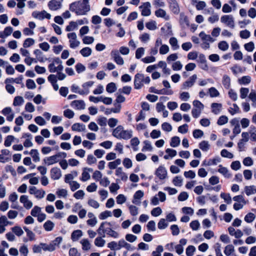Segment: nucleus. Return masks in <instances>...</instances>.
<instances>
[{
    "label": "nucleus",
    "instance_id": "nucleus-13",
    "mask_svg": "<svg viewBox=\"0 0 256 256\" xmlns=\"http://www.w3.org/2000/svg\"><path fill=\"white\" fill-rule=\"evenodd\" d=\"M20 202L26 210L30 209L33 206V203L27 195H22L20 196Z\"/></svg>",
    "mask_w": 256,
    "mask_h": 256
},
{
    "label": "nucleus",
    "instance_id": "nucleus-8",
    "mask_svg": "<svg viewBox=\"0 0 256 256\" xmlns=\"http://www.w3.org/2000/svg\"><path fill=\"white\" fill-rule=\"evenodd\" d=\"M220 22L231 28H234L235 27L234 19L231 14L222 16L220 18Z\"/></svg>",
    "mask_w": 256,
    "mask_h": 256
},
{
    "label": "nucleus",
    "instance_id": "nucleus-29",
    "mask_svg": "<svg viewBox=\"0 0 256 256\" xmlns=\"http://www.w3.org/2000/svg\"><path fill=\"white\" fill-rule=\"evenodd\" d=\"M34 53L36 56V60L40 62H44L47 60V58L44 57L42 52L40 50H35Z\"/></svg>",
    "mask_w": 256,
    "mask_h": 256
},
{
    "label": "nucleus",
    "instance_id": "nucleus-40",
    "mask_svg": "<svg viewBox=\"0 0 256 256\" xmlns=\"http://www.w3.org/2000/svg\"><path fill=\"white\" fill-rule=\"evenodd\" d=\"M122 162L120 158L115 160L114 161L110 162L108 164V167L111 170H114L116 168V167L120 165Z\"/></svg>",
    "mask_w": 256,
    "mask_h": 256
},
{
    "label": "nucleus",
    "instance_id": "nucleus-23",
    "mask_svg": "<svg viewBox=\"0 0 256 256\" xmlns=\"http://www.w3.org/2000/svg\"><path fill=\"white\" fill-rule=\"evenodd\" d=\"M218 172L221 174L226 178H229L232 176L229 170L226 167L223 166L222 164L218 166Z\"/></svg>",
    "mask_w": 256,
    "mask_h": 256
},
{
    "label": "nucleus",
    "instance_id": "nucleus-46",
    "mask_svg": "<svg viewBox=\"0 0 256 256\" xmlns=\"http://www.w3.org/2000/svg\"><path fill=\"white\" fill-rule=\"evenodd\" d=\"M42 212V208L38 206H35L31 210L30 214L32 216L36 217Z\"/></svg>",
    "mask_w": 256,
    "mask_h": 256
},
{
    "label": "nucleus",
    "instance_id": "nucleus-28",
    "mask_svg": "<svg viewBox=\"0 0 256 256\" xmlns=\"http://www.w3.org/2000/svg\"><path fill=\"white\" fill-rule=\"evenodd\" d=\"M169 44L173 50H176L180 48L178 40L175 37H172L170 38Z\"/></svg>",
    "mask_w": 256,
    "mask_h": 256
},
{
    "label": "nucleus",
    "instance_id": "nucleus-32",
    "mask_svg": "<svg viewBox=\"0 0 256 256\" xmlns=\"http://www.w3.org/2000/svg\"><path fill=\"white\" fill-rule=\"evenodd\" d=\"M34 162H37L40 161V154L36 149H32L30 152Z\"/></svg>",
    "mask_w": 256,
    "mask_h": 256
},
{
    "label": "nucleus",
    "instance_id": "nucleus-15",
    "mask_svg": "<svg viewBox=\"0 0 256 256\" xmlns=\"http://www.w3.org/2000/svg\"><path fill=\"white\" fill-rule=\"evenodd\" d=\"M48 6L51 10H57L61 8L62 6V1L58 0H51L48 2Z\"/></svg>",
    "mask_w": 256,
    "mask_h": 256
},
{
    "label": "nucleus",
    "instance_id": "nucleus-2",
    "mask_svg": "<svg viewBox=\"0 0 256 256\" xmlns=\"http://www.w3.org/2000/svg\"><path fill=\"white\" fill-rule=\"evenodd\" d=\"M112 226L110 222H102L100 224L97 232L100 235L102 236L103 238L105 237V234H106L114 238H118L120 237V234L118 232L112 230L110 228Z\"/></svg>",
    "mask_w": 256,
    "mask_h": 256
},
{
    "label": "nucleus",
    "instance_id": "nucleus-18",
    "mask_svg": "<svg viewBox=\"0 0 256 256\" xmlns=\"http://www.w3.org/2000/svg\"><path fill=\"white\" fill-rule=\"evenodd\" d=\"M93 171L92 168H84L82 170V176L80 178V180L83 182H86L90 178V172Z\"/></svg>",
    "mask_w": 256,
    "mask_h": 256
},
{
    "label": "nucleus",
    "instance_id": "nucleus-21",
    "mask_svg": "<svg viewBox=\"0 0 256 256\" xmlns=\"http://www.w3.org/2000/svg\"><path fill=\"white\" fill-rule=\"evenodd\" d=\"M59 162V159L56 154L52 156L46 157L44 160V163L47 166H50Z\"/></svg>",
    "mask_w": 256,
    "mask_h": 256
},
{
    "label": "nucleus",
    "instance_id": "nucleus-49",
    "mask_svg": "<svg viewBox=\"0 0 256 256\" xmlns=\"http://www.w3.org/2000/svg\"><path fill=\"white\" fill-rule=\"evenodd\" d=\"M234 251V246L232 244H228L225 247L224 253L226 256H230Z\"/></svg>",
    "mask_w": 256,
    "mask_h": 256
},
{
    "label": "nucleus",
    "instance_id": "nucleus-27",
    "mask_svg": "<svg viewBox=\"0 0 256 256\" xmlns=\"http://www.w3.org/2000/svg\"><path fill=\"white\" fill-rule=\"evenodd\" d=\"M220 161V158H216L213 159H210L208 160H204L202 162V165L205 166H210L212 165H216Z\"/></svg>",
    "mask_w": 256,
    "mask_h": 256
},
{
    "label": "nucleus",
    "instance_id": "nucleus-61",
    "mask_svg": "<svg viewBox=\"0 0 256 256\" xmlns=\"http://www.w3.org/2000/svg\"><path fill=\"white\" fill-rule=\"evenodd\" d=\"M144 146H143L142 148V152H146V151H152V147L151 144V143L148 140H145L144 142Z\"/></svg>",
    "mask_w": 256,
    "mask_h": 256
},
{
    "label": "nucleus",
    "instance_id": "nucleus-63",
    "mask_svg": "<svg viewBox=\"0 0 256 256\" xmlns=\"http://www.w3.org/2000/svg\"><path fill=\"white\" fill-rule=\"evenodd\" d=\"M172 183L176 186H181L182 184V179L180 176H176L172 180Z\"/></svg>",
    "mask_w": 256,
    "mask_h": 256
},
{
    "label": "nucleus",
    "instance_id": "nucleus-44",
    "mask_svg": "<svg viewBox=\"0 0 256 256\" xmlns=\"http://www.w3.org/2000/svg\"><path fill=\"white\" fill-rule=\"evenodd\" d=\"M180 140L179 137L175 136L172 138L170 142V146L172 147L176 148L180 144Z\"/></svg>",
    "mask_w": 256,
    "mask_h": 256
},
{
    "label": "nucleus",
    "instance_id": "nucleus-25",
    "mask_svg": "<svg viewBox=\"0 0 256 256\" xmlns=\"http://www.w3.org/2000/svg\"><path fill=\"white\" fill-rule=\"evenodd\" d=\"M116 175L120 178L122 181H126L128 178L127 174L123 172L122 168H116Z\"/></svg>",
    "mask_w": 256,
    "mask_h": 256
},
{
    "label": "nucleus",
    "instance_id": "nucleus-35",
    "mask_svg": "<svg viewBox=\"0 0 256 256\" xmlns=\"http://www.w3.org/2000/svg\"><path fill=\"white\" fill-rule=\"evenodd\" d=\"M180 22L182 26H189V20L188 18L184 13L180 14Z\"/></svg>",
    "mask_w": 256,
    "mask_h": 256
},
{
    "label": "nucleus",
    "instance_id": "nucleus-17",
    "mask_svg": "<svg viewBox=\"0 0 256 256\" xmlns=\"http://www.w3.org/2000/svg\"><path fill=\"white\" fill-rule=\"evenodd\" d=\"M50 176L52 179L58 180L62 176L61 170L58 167L52 168L50 171Z\"/></svg>",
    "mask_w": 256,
    "mask_h": 256
},
{
    "label": "nucleus",
    "instance_id": "nucleus-24",
    "mask_svg": "<svg viewBox=\"0 0 256 256\" xmlns=\"http://www.w3.org/2000/svg\"><path fill=\"white\" fill-rule=\"evenodd\" d=\"M212 112L214 114H219L222 108V104L220 103L214 102L211 104Z\"/></svg>",
    "mask_w": 256,
    "mask_h": 256
},
{
    "label": "nucleus",
    "instance_id": "nucleus-31",
    "mask_svg": "<svg viewBox=\"0 0 256 256\" xmlns=\"http://www.w3.org/2000/svg\"><path fill=\"white\" fill-rule=\"evenodd\" d=\"M166 154L164 156L165 160H168L170 158H172L175 156L177 154L176 150L171 148H167L166 150Z\"/></svg>",
    "mask_w": 256,
    "mask_h": 256
},
{
    "label": "nucleus",
    "instance_id": "nucleus-53",
    "mask_svg": "<svg viewBox=\"0 0 256 256\" xmlns=\"http://www.w3.org/2000/svg\"><path fill=\"white\" fill-rule=\"evenodd\" d=\"M16 140L13 136L9 135L7 136L5 139L4 144L6 147H9L11 146L12 143Z\"/></svg>",
    "mask_w": 256,
    "mask_h": 256
},
{
    "label": "nucleus",
    "instance_id": "nucleus-22",
    "mask_svg": "<svg viewBox=\"0 0 256 256\" xmlns=\"http://www.w3.org/2000/svg\"><path fill=\"white\" fill-rule=\"evenodd\" d=\"M70 105L77 110H84L85 108V103L82 100H75L72 101Z\"/></svg>",
    "mask_w": 256,
    "mask_h": 256
},
{
    "label": "nucleus",
    "instance_id": "nucleus-47",
    "mask_svg": "<svg viewBox=\"0 0 256 256\" xmlns=\"http://www.w3.org/2000/svg\"><path fill=\"white\" fill-rule=\"evenodd\" d=\"M166 12L164 10L161 8H160L155 12V15L157 17L162 18H165L166 20H168V17L166 16Z\"/></svg>",
    "mask_w": 256,
    "mask_h": 256
},
{
    "label": "nucleus",
    "instance_id": "nucleus-56",
    "mask_svg": "<svg viewBox=\"0 0 256 256\" xmlns=\"http://www.w3.org/2000/svg\"><path fill=\"white\" fill-rule=\"evenodd\" d=\"M249 92V89L247 88H242L240 90V97L242 99L246 98Z\"/></svg>",
    "mask_w": 256,
    "mask_h": 256
},
{
    "label": "nucleus",
    "instance_id": "nucleus-42",
    "mask_svg": "<svg viewBox=\"0 0 256 256\" xmlns=\"http://www.w3.org/2000/svg\"><path fill=\"white\" fill-rule=\"evenodd\" d=\"M94 243L96 246L103 247L106 244V240L102 238V236H98L95 239Z\"/></svg>",
    "mask_w": 256,
    "mask_h": 256
},
{
    "label": "nucleus",
    "instance_id": "nucleus-5",
    "mask_svg": "<svg viewBox=\"0 0 256 256\" xmlns=\"http://www.w3.org/2000/svg\"><path fill=\"white\" fill-rule=\"evenodd\" d=\"M48 68L51 73L62 71L64 69L62 62L59 58H54L52 59V62L48 64Z\"/></svg>",
    "mask_w": 256,
    "mask_h": 256
},
{
    "label": "nucleus",
    "instance_id": "nucleus-26",
    "mask_svg": "<svg viewBox=\"0 0 256 256\" xmlns=\"http://www.w3.org/2000/svg\"><path fill=\"white\" fill-rule=\"evenodd\" d=\"M72 130L73 131L82 132H84L86 130V126L80 123H75L72 126Z\"/></svg>",
    "mask_w": 256,
    "mask_h": 256
},
{
    "label": "nucleus",
    "instance_id": "nucleus-59",
    "mask_svg": "<svg viewBox=\"0 0 256 256\" xmlns=\"http://www.w3.org/2000/svg\"><path fill=\"white\" fill-rule=\"evenodd\" d=\"M128 209L130 214L132 216H136L138 214V208L134 205H130Z\"/></svg>",
    "mask_w": 256,
    "mask_h": 256
},
{
    "label": "nucleus",
    "instance_id": "nucleus-62",
    "mask_svg": "<svg viewBox=\"0 0 256 256\" xmlns=\"http://www.w3.org/2000/svg\"><path fill=\"white\" fill-rule=\"evenodd\" d=\"M12 230L18 236H22L24 234L22 228L19 226H15L12 228Z\"/></svg>",
    "mask_w": 256,
    "mask_h": 256
},
{
    "label": "nucleus",
    "instance_id": "nucleus-14",
    "mask_svg": "<svg viewBox=\"0 0 256 256\" xmlns=\"http://www.w3.org/2000/svg\"><path fill=\"white\" fill-rule=\"evenodd\" d=\"M32 16L34 18L40 20H42L44 18L50 20L51 18V15L50 14L47 12L46 10H42L41 12H34L32 14Z\"/></svg>",
    "mask_w": 256,
    "mask_h": 256
},
{
    "label": "nucleus",
    "instance_id": "nucleus-33",
    "mask_svg": "<svg viewBox=\"0 0 256 256\" xmlns=\"http://www.w3.org/2000/svg\"><path fill=\"white\" fill-rule=\"evenodd\" d=\"M244 191L248 196L256 194V186H246Z\"/></svg>",
    "mask_w": 256,
    "mask_h": 256
},
{
    "label": "nucleus",
    "instance_id": "nucleus-39",
    "mask_svg": "<svg viewBox=\"0 0 256 256\" xmlns=\"http://www.w3.org/2000/svg\"><path fill=\"white\" fill-rule=\"evenodd\" d=\"M22 79H23V78H22V76H20V77L16 78H8L5 80L4 82L6 84H10V83L16 82L18 84H22Z\"/></svg>",
    "mask_w": 256,
    "mask_h": 256
},
{
    "label": "nucleus",
    "instance_id": "nucleus-55",
    "mask_svg": "<svg viewBox=\"0 0 256 256\" xmlns=\"http://www.w3.org/2000/svg\"><path fill=\"white\" fill-rule=\"evenodd\" d=\"M77 28L78 26L76 23L74 21H71L69 22L68 25L66 26L65 30L66 32H72Z\"/></svg>",
    "mask_w": 256,
    "mask_h": 256
},
{
    "label": "nucleus",
    "instance_id": "nucleus-19",
    "mask_svg": "<svg viewBox=\"0 0 256 256\" xmlns=\"http://www.w3.org/2000/svg\"><path fill=\"white\" fill-rule=\"evenodd\" d=\"M144 193L142 191L138 190L134 195L132 202L136 205H140V200L144 196Z\"/></svg>",
    "mask_w": 256,
    "mask_h": 256
},
{
    "label": "nucleus",
    "instance_id": "nucleus-10",
    "mask_svg": "<svg viewBox=\"0 0 256 256\" xmlns=\"http://www.w3.org/2000/svg\"><path fill=\"white\" fill-rule=\"evenodd\" d=\"M67 36L69 39L70 46L72 48H76L80 44V42L77 40L76 34L74 32H70L68 34Z\"/></svg>",
    "mask_w": 256,
    "mask_h": 256
},
{
    "label": "nucleus",
    "instance_id": "nucleus-48",
    "mask_svg": "<svg viewBox=\"0 0 256 256\" xmlns=\"http://www.w3.org/2000/svg\"><path fill=\"white\" fill-rule=\"evenodd\" d=\"M42 248L44 251H49L52 252L54 250L55 248L54 245H52L51 243L49 244H47L44 243H41Z\"/></svg>",
    "mask_w": 256,
    "mask_h": 256
},
{
    "label": "nucleus",
    "instance_id": "nucleus-37",
    "mask_svg": "<svg viewBox=\"0 0 256 256\" xmlns=\"http://www.w3.org/2000/svg\"><path fill=\"white\" fill-rule=\"evenodd\" d=\"M239 84L241 85H248L251 82V78L250 76H243L238 80Z\"/></svg>",
    "mask_w": 256,
    "mask_h": 256
},
{
    "label": "nucleus",
    "instance_id": "nucleus-64",
    "mask_svg": "<svg viewBox=\"0 0 256 256\" xmlns=\"http://www.w3.org/2000/svg\"><path fill=\"white\" fill-rule=\"evenodd\" d=\"M248 98L252 102V106L256 107V92L255 90H252L248 95Z\"/></svg>",
    "mask_w": 256,
    "mask_h": 256
},
{
    "label": "nucleus",
    "instance_id": "nucleus-9",
    "mask_svg": "<svg viewBox=\"0 0 256 256\" xmlns=\"http://www.w3.org/2000/svg\"><path fill=\"white\" fill-rule=\"evenodd\" d=\"M30 194L34 195L35 198L37 199H42L44 198L46 195V192L42 189H38L34 186L29 187L28 190Z\"/></svg>",
    "mask_w": 256,
    "mask_h": 256
},
{
    "label": "nucleus",
    "instance_id": "nucleus-51",
    "mask_svg": "<svg viewBox=\"0 0 256 256\" xmlns=\"http://www.w3.org/2000/svg\"><path fill=\"white\" fill-rule=\"evenodd\" d=\"M256 216L254 214L248 212L245 216L244 220L246 222L251 223L254 220Z\"/></svg>",
    "mask_w": 256,
    "mask_h": 256
},
{
    "label": "nucleus",
    "instance_id": "nucleus-16",
    "mask_svg": "<svg viewBox=\"0 0 256 256\" xmlns=\"http://www.w3.org/2000/svg\"><path fill=\"white\" fill-rule=\"evenodd\" d=\"M151 4L149 2H144L139 8L142 9V15L143 16H149L151 14Z\"/></svg>",
    "mask_w": 256,
    "mask_h": 256
},
{
    "label": "nucleus",
    "instance_id": "nucleus-60",
    "mask_svg": "<svg viewBox=\"0 0 256 256\" xmlns=\"http://www.w3.org/2000/svg\"><path fill=\"white\" fill-rule=\"evenodd\" d=\"M24 102V100L22 96H17L14 98L13 104L14 106H21Z\"/></svg>",
    "mask_w": 256,
    "mask_h": 256
},
{
    "label": "nucleus",
    "instance_id": "nucleus-4",
    "mask_svg": "<svg viewBox=\"0 0 256 256\" xmlns=\"http://www.w3.org/2000/svg\"><path fill=\"white\" fill-rule=\"evenodd\" d=\"M150 79L149 76H145L144 74L138 73L134 76V86L136 89L141 88L144 84H148Z\"/></svg>",
    "mask_w": 256,
    "mask_h": 256
},
{
    "label": "nucleus",
    "instance_id": "nucleus-58",
    "mask_svg": "<svg viewBox=\"0 0 256 256\" xmlns=\"http://www.w3.org/2000/svg\"><path fill=\"white\" fill-rule=\"evenodd\" d=\"M116 90V85L114 82L108 84L106 87V90L109 93H112Z\"/></svg>",
    "mask_w": 256,
    "mask_h": 256
},
{
    "label": "nucleus",
    "instance_id": "nucleus-36",
    "mask_svg": "<svg viewBox=\"0 0 256 256\" xmlns=\"http://www.w3.org/2000/svg\"><path fill=\"white\" fill-rule=\"evenodd\" d=\"M44 228L47 232L52 230L54 227V224L50 220H46L44 224Z\"/></svg>",
    "mask_w": 256,
    "mask_h": 256
},
{
    "label": "nucleus",
    "instance_id": "nucleus-3",
    "mask_svg": "<svg viewBox=\"0 0 256 256\" xmlns=\"http://www.w3.org/2000/svg\"><path fill=\"white\" fill-rule=\"evenodd\" d=\"M112 135L118 139L128 140L132 136V131L124 130V127L120 125L113 130Z\"/></svg>",
    "mask_w": 256,
    "mask_h": 256
},
{
    "label": "nucleus",
    "instance_id": "nucleus-7",
    "mask_svg": "<svg viewBox=\"0 0 256 256\" xmlns=\"http://www.w3.org/2000/svg\"><path fill=\"white\" fill-rule=\"evenodd\" d=\"M232 199L236 202L234 204L233 206L234 210H236L242 209L244 206L247 203V202L244 200L242 195L235 196Z\"/></svg>",
    "mask_w": 256,
    "mask_h": 256
},
{
    "label": "nucleus",
    "instance_id": "nucleus-50",
    "mask_svg": "<svg viewBox=\"0 0 256 256\" xmlns=\"http://www.w3.org/2000/svg\"><path fill=\"white\" fill-rule=\"evenodd\" d=\"M190 226L193 230L196 231L199 230L200 223L198 220H192L190 222Z\"/></svg>",
    "mask_w": 256,
    "mask_h": 256
},
{
    "label": "nucleus",
    "instance_id": "nucleus-11",
    "mask_svg": "<svg viewBox=\"0 0 256 256\" xmlns=\"http://www.w3.org/2000/svg\"><path fill=\"white\" fill-rule=\"evenodd\" d=\"M197 76L196 74H193L190 76L188 80L183 82L181 86V90H186L192 88L194 85Z\"/></svg>",
    "mask_w": 256,
    "mask_h": 256
},
{
    "label": "nucleus",
    "instance_id": "nucleus-12",
    "mask_svg": "<svg viewBox=\"0 0 256 256\" xmlns=\"http://www.w3.org/2000/svg\"><path fill=\"white\" fill-rule=\"evenodd\" d=\"M154 174L160 180H165L168 177L167 170L163 166H159L156 170Z\"/></svg>",
    "mask_w": 256,
    "mask_h": 256
},
{
    "label": "nucleus",
    "instance_id": "nucleus-45",
    "mask_svg": "<svg viewBox=\"0 0 256 256\" xmlns=\"http://www.w3.org/2000/svg\"><path fill=\"white\" fill-rule=\"evenodd\" d=\"M140 142L138 138L136 137L132 138L130 140V144L132 146L133 150L134 151L138 150V145L140 144Z\"/></svg>",
    "mask_w": 256,
    "mask_h": 256
},
{
    "label": "nucleus",
    "instance_id": "nucleus-6",
    "mask_svg": "<svg viewBox=\"0 0 256 256\" xmlns=\"http://www.w3.org/2000/svg\"><path fill=\"white\" fill-rule=\"evenodd\" d=\"M194 108L192 110V114L193 118H198L204 108V105L199 100H194L192 102Z\"/></svg>",
    "mask_w": 256,
    "mask_h": 256
},
{
    "label": "nucleus",
    "instance_id": "nucleus-57",
    "mask_svg": "<svg viewBox=\"0 0 256 256\" xmlns=\"http://www.w3.org/2000/svg\"><path fill=\"white\" fill-rule=\"evenodd\" d=\"M168 226V223L164 218H161L158 224V227L160 230L165 229Z\"/></svg>",
    "mask_w": 256,
    "mask_h": 256
},
{
    "label": "nucleus",
    "instance_id": "nucleus-41",
    "mask_svg": "<svg viewBox=\"0 0 256 256\" xmlns=\"http://www.w3.org/2000/svg\"><path fill=\"white\" fill-rule=\"evenodd\" d=\"M199 148L204 152H207L210 148V144L208 141L203 140L199 144Z\"/></svg>",
    "mask_w": 256,
    "mask_h": 256
},
{
    "label": "nucleus",
    "instance_id": "nucleus-20",
    "mask_svg": "<svg viewBox=\"0 0 256 256\" xmlns=\"http://www.w3.org/2000/svg\"><path fill=\"white\" fill-rule=\"evenodd\" d=\"M168 2L172 12L174 14H178L180 10L177 2L176 0H168Z\"/></svg>",
    "mask_w": 256,
    "mask_h": 256
},
{
    "label": "nucleus",
    "instance_id": "nucleus-43",
    "mask_svg": "<svg viewBox=\"0 0 256 256\" xmlns=\"http://www.w3.org/2000/svg\"><path fill=\"white\" fill-rule=\"evenodd\" d=\"M80 54L84 57H88L91 55L92 52V49L89 47H85L82 48L80 52Z\"/></svg>",
    "mask_w": 256,
    "mask_h": 256
},
{
    "label": "nucleus",
    "instance_id": "nucleus-34",
    "mask_svg": "<svg viewBox=\"0 0 256 256\" xmlns=\"http://www.w3.org/2000/svg\"><path fill=\"white\" fill-rule=\"evenodd\" d=\"M222 84L226 89H229L230 86V78L226 74H224L222 76Z\"/></svg>",
    "mask_w": 256,
    "mask_h": 256
},
{
    "label": "nucleus",
    "instance_id": "nucleus-38",
    "mask_svg": "<svg viewBox=\"0 0 256 256\" xmlns=\"http://www.w3.org/2000/svg\"><path fill=\"white\" fill-rule=\"evenodd\" d=\"M82 236V232L81 230H74L71 235V238L72 241H77Z\"/></svg>",
    "mask_w": 256,
    "mask_h": 256
},
{
    "label": "nucleus",
    "instance_id": "nucleus-52",
    "mask_svg": "<svg viewBox=\"0 0 256 256\" xmlns=\"http://www.w3.org/2000/svg\"><path fill=\"white\" fill-rule=\"evenodd\" d=\"M182 64L180 60L176 61L172 65V69L174 71H178L182 69Z\"/></svg>",
    "mask_w": 256,
    "mask_h": 256
},
{
    "label": "nucleus",
    "instance_id": "nucleus-30",
    "mask_svg": "<svg viewBox=\"0 0 256 256\" xmlns=\"http://www.w3.org/2000/svg\"><path fill=\"white\" fill-rule=\"evenodd\" d=\"M199 36L204 42H213L214 41V40L212 38L210 35L206 34L204 32H200L199 34Z\"/></svg>",
    "mask_w": 256,
    "mask_h": 256
},
{
    "label": "nucleus",
    "instance_id": "nucleus-1",
    "mask_svg": "<svg viewBox=\"0 0 256 256\" xmlns=\"http://www.w3.org/2000/svg\"><path fill=\"white\" fill-rule=\"evenodd\" d=\"M90 0H81L72 2L70 4V10L76 15H86L90 10Z\"/></svg>",
    "mask_w": 256,
    "mask_h": 256
},
{
    "label": "nucleus",
    "instance_id": "nucleus-54",
    "mask_svg": "<svg viewBox=\"0 0 256 256\" xmlns=\"http://www.w3.org/2000/svg\"><path fill=\"white\" fill-rule=\"evenodd\" d=\"M170 48L168 45L166 44H164L160 47L159 52L162 55H164L168 54Z\"/></svg>",
    "mask_w": 256,
    "mask_h": 256
}]
</instances>
